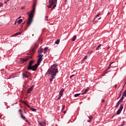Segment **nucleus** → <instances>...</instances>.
Returning a JSON list of instances; mask_svg holds the SVG:
<instances>
[{"label": "nucleus", "mask_w": 126, "mask_h": 126, "mask_svg": "<svg viewBox=\"0 0 126 126\" xmlns=\"http://www.w3.org/2000/svg\"><path fill=\"white\" fill-rule=\"evenodd\" d=\"M58 72H59V70H58V64L57 63L52 65L50 68L48 70L47 73L52 74L51 78L49 79L50 82L53 81V80L56 77Z\"/></svg>", "instance_id": "1"}, {"label": "nucleus", "mask_w": 126, "mask_h": 126, "mask_svg": "<svg viewBox=\"0 0 126 126\" xmlns=\"http://www.w3.org/2000/svg\"><path fill=\"white\" fill-rule=\"evenodd\" d=\"M36 2H34L32 6V10L31 12H27V15L29 16V20L27 23V27L28 26H30L31 25V23H32L33 21V18L34 17V14L33 12H35V10L36 9Z\"/></svg>", "instance_id": "2"}, {"label": "nucleus", "mask_w": 126, "mask_h": 126, "mask_svg": "<svg viewBox=\"0 0 126 126\" xmlns=\"http://www.w3.org/2000/svg\"><path fill=\"white\" fill-rule=\"evenodd\" d=\"M57 2L58 0H49V5L47 6V7H48V8H52V9H54L55 7H56Z\"/></svg>", "instance_id": "3"}, {"label": "nucleus", "mask_w": 126, "mask_h": 126, "mask_svg": "<svg viewBox=\"0 0 126 126\" xmlns=\"http://www.w3.org/2000/svg\"><path fill=\"white\" fill-rule=\"evenodd\" d=\"M38 65H40V64L37 63L35 64L34 65H32L31 66V67L27 68V69L28 70H31L32 69V71H35V70H37V68H38Z\"/></svg>", "instance_id": "4"}, {"label": "nucleus", "mask_w": 126, "mask_h": 126, "mask_svg": "<svg viewBox=\"0 0 126 126\" xmlns=\"http://www.w3.org/2000/svg\"><path fill=\"white\" fill-rule=\"evenodd\" d=\"M30 59H32V56L31 55L27 57L26 58H20V63H24L28 62Z\"/></svg>", "instance_id": "5"}, {"label": "nucleus", "mask_w": 126, "mask_h": 126, "mask_svg": "<svg viewBox=\"0 0 126 126\" xmlns=\"http://www.w3.org/2000/svg\"><path fill=\"white\" fill-rule=\"evenodd\" d=\"M43 57H44V55L42 54L38 55L37 56L38 60H37V63H38V64H40V63H41V62L43 61V59H42Z\"/></svg>", "instance_id": "6"}, {"label": "nucleus", "mask_w": 126, "mask_h": 126, "mask_svg": "<svg viewBox=\"0 0 126 126\" xmlns=\"http://www.w3.org/2000/svg\"><path fill=\"white\" fill-rule=\"evenodd\" d=\"M123 109H124V105L123 104H120V107L119 110H117L116 115H120L121 113H122V111H123Z\"/></svg>", "instance_id": "7"}, {"label": "nucleus", "mask_w": 126, "mask_h": 126, "mask_svg": "<svg viewBox=\"0 0 126 126\" xmlns=\"http://www.w3.org/2000/svg\"><path fill=\"white\" fill-rule=\"evenodd\" d=\"M43 51L44 50L43 49V48H42V46H41L37 51L38 55H42V53H43Z\"/></svg>", "instance_id": "8"}, {"label": "nucleus", "mask_w": 126, "mask_h": 126, "mask_svg": "<svg viewBox=\"0 0 126 126\" xmlns=\"http://www.w3.org/2000/svg\"><path fill=\"white\" fill-rule=\"evenodd\" d=\"M22 32H16V33L11 35V37H15V36H18V35H21Z\"/></svg>", "instance_id": "9"}, {"label": "nucleus", "mask_w": 126, "mask_h": 126, "mask_svg": "<svg viewBox=\"0 0 126 126\" xmlns=\"http://www.w3.org/2000/svg\"><path fill=\"white\" fill-rule=\"evenodd\" d=\"M34 63V61L31 60L28 65L27 68H29V67H31L32 64H33V63Z\"/></svg>", "instance_id": "10"}, {"label": "nucleus", "mask_w": 126, "mask_h": 126, "mask_svg": "<svg viewBox=\"0 0 126 126\" xmlns=\"http://www.w3.org/2000/svg\"><path fill=\"white\" fill-rule=\"evenodd\" d=\"M33 88H34L33 86L31 87L30 89H29L27 90V93L28 94H30L31 93V92H32V90H33Z\"/></svg>", "instance_id": "11"}, {"label": "nucleus", "mask_w": 126, "mask_h": 126, "mask_svg": "<svg viewBox=\"0 0 126 126\" xmlns=\"http://www.w3.org/2000/svg\"><path fill=\"white\" fill-rule=\"evenodd\" d=\"M22 76L23 77V78H28V77H29V75H27V74H25L24 73H22Z\"/></svg>", "instance_id": "12"}, {"label": "nucleus", "mask_w": 126, "mask_h": 126, "mask_svg": "<svg viewBox=\"0 0 126 126\" xmlns=\"http://www.w3.org/2000/svg\"><path fill=\"white\" fill-rule=\"evenodd\" d=\"M112 63H114V64H115V62L111 63L109 64V65L108 66L107 68L105 70V72L107 71V70H108V69H110V66H111L112 65Z\"/></svg>", "instance_id": "13"}, {"label": "nucleus", "mask_w": 126, "mask_h": 126, "mask_svg": "<svg viewBox=\"0 0 126 126\" xmlns=\"http://www.w3.org/2000/svg\"><path fill=\"white\" fill-rule=\"evenodd\" d=\"M63 92H64V89H62L59 93V95H61V96H62V95H63Z\"/></svg>", "instance_id": "14"}, {"label": "nucleus", "mask_w": 126, "mask_h": 126, "mask_svg": "<svg viewBox=\"0 0 126 126\" xmlns=\"http://www.w3.org/2000/svg\"><path fill=\"white\" fill-rule=\"evenodd\" d=\"M20 114L21 115V118L23 120H25L26 119V117H25V116H23V114H22V113H20Z\"/></svg>", "instance_id": "15"}, {"label": "nucleus", "mask_w": 126, "mask_h": 126, "mask_svg": "<svg viewBox=\"0 0 126 126\" xmlns=\"http://www.w3.org/2000/svg\"><path fill=\"white\" fill-rule=\"evenodd\" d=\"M89 88H87V89H86L83 93L82 94V95H84L85 93H87V92L89 91Z\"/></svg>", "instance_id": "16"}, {"label": "nucleus", "mask_w": 126, "mask_h": 126, "mask_svg": "<svg viewBox=\"0 0 126 126\" xmlns=\"http://www.w3.org/2000/svg\"><path fill=\"white\" fill-rule=\"evenodd\" d=\"M30 108V110H31V111H32V112H36L37 111V109H35V108H32L30 106V107H29Z\"/></svg>", "instance_id": "17"}, {"label": "nucleus", "mask_w": 126, "mask_h": 126, "mask_svg": "<svg viewBox=\"0 0 126 126\" xmlns=\"http://www.w3.org/2000/svg\"><path fill=\"white\" fill-rule=\"evenodd\" d=\"M121 101H120L119 100L117 102L116 105L115 106V108H117V107H119V106L120 105V104H121Z\"/></svg>", "instance_id": "18"}, {"label": "nucleus", "mask_w": 126, "mask_h": 126, "mask_svg": "<svg viewBox=\"0 0 126 126\" xmlns=\"http://www.w3.org/2000/svg\"><path fill=\"white\" fill-rule=\"evenodd\" d=\"M125 97H124V96L122 95V96L121 97V98H120V99L119 100L120 101V102H121V103H123V100L124 99Z\"/></svg>", "instance_id": "19"}, {"label": "nucleus", "mask_w": 126, "mask_h": 126, "mask_svg": "<svg viewBox=\"0 0 126 126\" xmlns=\"http://www.w3.org/2000/svg\"><path fill=\"white\" fill-rule=\"evenodd\" d=\"M23 103H24L25 104V105H26V106H27V107H28V108H30V106H29V105H28V104H27V102H26V101H23Z\"/></svg>", "instance_id": "20"}, {"label": "nucleus", "mask_w": 126, "mask_h": 126, "mask_svg": "<svg viewBox=\"0 0 126 126\" xmlns=\"http://www.w3.org/2000/svg\"><path fill=\"white\" fill-rule=\"evenodd\" d=\"M22 21H23L22 19H19V20L17 21L18 24H20L21 23H22Z\"/></svg>", "instance_id": "21"}, {"label": "nucleus", "mask_w": 126, "mask_h": 126, "mask_svg": "<svg viewBox=\"0 0 126 126\" xmlns=\"http://www.w3.org/2000/svg\"><path fill=\"white\" fill-rule=\"evenodd\" d=\"M55 44H57V45H59V44H60V39H57L55 41Z\"/></svg>", "instance_id": "22"}, {"label": "nucleus", "mask_w": 126, "mask_h": 126, "mask_svg": "<svg viewBox=\"0 0 126 126\" xmlns=\"http://www.w3.org/2000/svg\"><path fill=\"white\" fill-rule=\"evenodd\" d=\"M75 40H76V35H74L72 39V41H75Z\"/></svg>", "instance_id": "23"}, {"label": "nucleus", "mask_w": 126, "mask_h": 126, "mask_svg": "<svg viewBox=\"0 0 126 126\" xmlns=\"http://www.w3.org/2000/svg\"><path fill=\"white\" fill-rule=\"evenodd\" d=\"M37 47H38V45H37V43L35 42V43H34V47L33 48V50H35V48H37Z\"/></svg>", "instance_id": "24"}, {"label": "nucleus", "mask_w": 126, "mask_h": 126, "mask_svg": "<svg viewBox=\"0 0 126 126\" xmlns=\"http://www.w3.org/2000/svg\"><path fill=\"white\" fill-rule=\"evenodd\" d=\"M122 96H123L124 97H126V91H124V92L123 93Z\"/></svg>", "instance_id": "25"}, {"label": "nucleus", "mask_w": 126, "mask_h": 126, "mask_svg": "<svg viewBox=\"0 0 126 126\" xmlns=\"http://www.w3.org/2000/svg\"><path fill=\"white\" fill-rule=\"evenodd\" d=\"M125 124H126V122L123 121L122 122V124L120 125V126H125Z\"/></svg>", "instance_id": "26"}, {"label": "nucleus", "mask_w": 126, "mask_h": 126, "mask_svg": "<svg viewBox=\"0 0 126 126\" xmlns=\"http://www.w3.org/2000/svg\"><path fill=\"white\" fill-rule=\"evenodd\" d=\"M61 98H62V95L59 94V97L57 98V101H59V100H60L61 99Z\"/></svg>", "instance_id": "27"}, {"label": "nucleus", "mask_w": 126, "mask_h": 126, "mask_svg": "<svg viewBox=\"0 0 126 126\" xmlns=\"http://www.w3.org/2000/svg\"><path fill=\"white\" fill-rule=\"evenodd\" d=\"M123 92V89L120 91V94L119 95V98H120V97H121L122 96V93Z\"/></svg>", "instance_id": "28"}, {"label": "nucleus", "mask_w": 126, "mask_h": 126, "mask_svg": "<svg viewBox=\"0 0 126 126\" xmlns=\"http://www.w3.org/2000/svg\"><path fill=\"white\" fill-rule=\"evenodd\" d=\"M101 47V44H99L96 48V50L98 51L99 50V48H100Z\"/></svg>", "instance_id": "29"}, {"label": "nucleus", "mask_w": 126, "mask_h": 126, "mask_svg": "<svg viewBox=\"0 0 126 126\" xmlns=\"http://www.w3.org/2000/svg\"><path fill=\"white\" fill-rule=\"evenodd\" d=\"M115 63H112V64L111 65L112 67H116V62H115Z\"/></svg>", "instance_id": "30"}, {"label": "nucleus", "mask_w": 126, "mask_h": 126, "mask_svg": "<svg viewBox=\"0 0 126 126\" xmlns=\"http://www.w3.org/2000/svg\"><path fill=\"white\" fill-rule=\"evenodd\" d=\"M81 94H74V97H78Z\"/></svg>", "instance_id": "31"}, {"label": "nucleus", "mask_w": 126, "mask_h": 126, "mask_svg": "<svg viewBox=\"0 0 126 126\" xmlns=\"http://www.w3.org/2000/svg\"><path fill=\"white\" fill-rule=\"evenodd\" d=\"M85 60H87V56H85L83 59V61H85Z\"/></svg>", "instance_id": "32"}, {"label": "nucleus", "mask_w": 126, "mask_h": 126, "mask_svg": "<svg viewBox=\"0 0 126 126\" xmlns=\"http://www.w3.org/2000/svg\"><path fill=\"white\" fill-rule=\"evenodd\" d=\"M64 108H65V105H63V108L62 109V112H63V110H64Z\"/></svg>", "instance_id": "33"}, {"label": "nucleus", "mask_w": 126, "mask_h": 126, "mask_svg": "<svg viewBox=\"0 0 126 126\" xmlns=\"http://www.w3.org/2000/svg\"><path fill=\"white\" fill-rule=\"evenodd\" d=\"M49 49V47H46L44 48L43 51H47Z\"/></svg>", "instance_id": "34"}, {"label": "nucleus", "mask_w": 126, "mask_h": 126, "mask_svg": "<svg viewBox=\"0 0 126 126\" xmlns=\"http://www.w3.org/2000/svg\"><path fill=\"white\" fill-rule=\"evenodd\" d=\"M88 118L91 120H93V117L92 116H89Z\"/></svg>", "instance_id": "35"}, {"label": "nucleus", "mask_w": 126, "mask_h": 126, "mask_svg": "<svg viewBox=\"0 0 126 126\" xmlns=\"http://www.w3.org/2000/svg\"><path fill=\"white\" fill-rule=\"evenodd\" d=\"M12 78V76H10L9 77L7 78V79H11Z\"/></svg>", "instance_id": "36"}, {"label": "nucleus", "mask_w": 126, "mask_h": 126, "mask_svg": "<svg viewBox=\"0 0 126 126\" xmlns=\"http://www.w3.org/2000/svg\"><path fill=\"white\" fill-rule=\"evenodd\" d=\"M39 124L40 126H43V122H39Z\"/></svg>", "instance_id": "37"}, {"label": "nucleus", "mask_w": 126, "mask_h": 126, "mask_svg": "<svg viewBox=\"0 0 126 126\" xmlns=\"http://www.w3.org/2000/svg\"><path fill=\"white\" fill-rule=\"evenodd\" d=\"M73 76H74V74L71 75L70 76V78H71L73 77Z\"/></svg>", "instance_id": "38"}, {"label": "nucleus", "mask_w": 126, "mask_h": 126, "mask_svg": "<svg viewBox=\"0 0 126 126\" xmlns=\"http://www.w3.org/2000/svg\"><path fill=\"white\" fill-rule=\"evenodd\" d=\"M21 9H25V6H22Z\"/></svg>", "instance_id": "39"}, {"label": "nucleus", "mask_w": 126, "mask_h": 126, "mask_svg": "<svg viewBox=\"0 0 126 126\" xmlns=\"http://www.w3.org/2000/svg\"><path fill=\"white\" fill-rule=\"evenodd\" d=\"M99 15H100V14H98L96 16H95V18H97Z\"/></svg>", "instance_id": "40"}, {"label": "nucleus", "mask_w": 126, "mask_h": 126, "mask_svg": "<svg viewBox=\"0 0 126 126\" xmlns=\"http://www.w3.org/2000/svg\"><path fill=\"white\" fill-rule=\"evenodd\" d=\"M92 53V51H88V54H91Z\"/></svg>", "instance_id": "41"}, {"label": "nucleus", "mask_w": 126, "mask_h": 126, "mask_svg": "<svg viewBox=\"0 0 126 126\" xmlns=\"http://www.w3.org/2000/svg\"><path fill=\"white\" fill-rule=\"evenodd\" d=\"M101 102H102V103H104V102H105V100H104L103 99H102Z\"/></svg>", "instance_id": "42"}, {"label": "nucleus", "mask_w": 126, "mask_h": 126, "mask_svg": "<svg viewBox=\"0 0 126 126\" xmlns=\"http://www.w3.org/2000/svg\"><path fill=\"white\" fill-rule=\"evenodd\" d=\"M28 73V71H26L25 72V74H27Z\"/></svg>", "instance_id": "43"}, {"label": "nucleus", "mask_w": 126, "mask_h": 126, "mask_svg": "<svg viewBox=\"0 0 126 126\" xmlns=\"http://www.w3.org/2000/svg\"><path fill=\"white\" fill-rule=\"evenodd\" d=\"M2 7V3L0 2V7Z\"/></svg>", "instance_id": "44"}, {"label": "nucleus", "mask_w": 126, "mask_h": 126, "mask_svg": "<svg viewBox=\"0 0 126 126\" xmlns=\"http://www.w3.org/2000/svg\"><path fill=\"white\" fill-rule=\"evenodd\" d=\"M28 124L29 126H31V123L30 122H29L28 123Z\"/></svg>", "instance_id": "45"}, {"label": "nucleus", "mask_w": 126, "mask_h": 126, "mask_svg": "<svg viewBox=\"0 0 126 126\" xmlns=\"http://www.w3.org/2000/svg\"><path fill=\"white\" fill-rule=\"evenodd\" d=\"M19 112H20V113H22V110L21 109H19Z\"/></svg>", "instance_id": "46"}, {"label": "nucleus", "mask_w": 126, "mask_h": 126, "mask_svg": "<svg viewBox=\"0 0 126 126\" xmlns=\"http://www.w3.org/2000/svg\"><path fill=\"white\" fill-rule=\"evenodd\" d=\"M26 123H28L29 121L27 119H25Z\"/></svg>", "instance_id": "47"}, {"label": "nucleus", "mask_w": 126, "mask_h": 126, "mask_svg": "<svg viewBox=\"0 0 126 126\" xmlns=\"http://www.w3.org/2000/svg\"><path fill=\"white\" fill-rule=\"evenodd\" d=\"M88 123H91V120H90L88 121Z\"/></svg>", "instance_id": "48"}, {"label": "nucleus", "mask_w": 126, "mask_h": 126, "mask_svg": "<svg viewBox=\"0 0 126 126\" xmlns=\"http://www.w3.org/2000/svg\"><path fill=\"white\" fill-rule=\"evenodd\" d=\"M110 12H108V13H107V15H110Z\"/></svg>", "instance_id": "49"}, {"label": "nucleus", "mask_w": 126, "mask_h": 126, "mask_svg": "<svg viewBox=\"0 0 126 126\" xmlns=\"http://www.w3.org/2000/svg\"><path fill=\"white\" fill-rule=\"evenodd\" d=\"M20 18H21V16L19 17V18L17 19V20L20 19Z\"/></svg>", "instance_id": "50"}, {"label": "nucleus", "mask_w": 126, "mask_h": 126, "mask_svg": "<svg viewBox=\"0 0 126 126\" xmlns=\"http://www.w3.org/2000/svg\"><path fill=\"white\" fill-rule=\"evenodd\" d=\"M17 19L16 20V21L15 22V23L17 24Z\"/></svg>", "instance_id": "51"}, {"label": "nucleus", "mask_w": 126, "mask_h": 126, "mask_svg": "<svg viewBox=\"0 0 126 126\" xmlns=\"http://www.w3.org/2000/svg\"><path fill=\"white\" fill-rule=\"evenodd\" d=\"M115 116H116V114H115L114 115H113L112 117V118L113 119V118H114V117H115Z\"/></svg>", "instance_id": "52"}, {"label": "nucleus", "mask_w": 126, "mask_h": 126, "mask_svg": "<svg viewBox=\"0 0 126 126\" xmlns=\"http://www.w3.org/2000/svg\"><path fill=\"white\" fill-rule=\"evenodd\" d=\"M109 49H110V46H108V47H107V50H109Z\"/></svg>", "instance_id": "53"}, {"label": "nucleus", "mask_w": 126, "mask_h": 126, "mask_svg": "<svg viewBox=\"0 0 126 126\" xmlns=\"http://www.w3.org/2000/svg\"><path fill=\"white\" fill-rule=\"evenodd\" d=\"M126 82L125 83V84L123 86V88H124V87H125V86L126 85Z\"/></svg>", "instance_id": "54"}, {"label": "nucleus", "mask_w": 126, "mask_h": 126, "mask_svg": "<svg viewBox=\"0 0 126 126\" xmlns=\"http://www.w3.org/2000/svg\"><path fill=\"white\" fill-rule=\"evenodd\" d=\"M47 53V51H44V54H46Z\"/></svg>", "instance_id": "55"}, {"label": "nucleus", "mask_w": 126, "mask_h": 126, "mask_svg": "<svg viewBox=\"0 0 126 126\" xmlns=\"http://www.w3.org/2000/svg\"><path fill=\"white\" fill-rule=\"evenodd\" d=\"M63 113H64V114H65V113H66V111H63Z\"/></svg>", "instance_id": "56"}, {"label": "nucleus", "mask_w": 126, "mask_h": 126, "mask_svg": "<svg viewBox=\"0 0 126 126\" xmlns=\"http://www.w3.org/2000/svg\"><path fill=\"white\" fill-rule=\"evenodd\" d=\"M24 24H25V23H22V25H24Z\"/></svg>", "instance_id": "57"}, {"label": "nucleus", "mask_w": 126, "mask_h": 126, "mask_svg": "<svg viewBox=\"0 0 126 126\" xmlns=\"http://www.w3.org/2000/svg\"><path fill=\"white\" fill-rule=\"evenodd\" d=\"M100 19H101V18H98L97 20H100Z\"/></svg>", "instance_id": "58"}, {"label": "nucleus", "mask_w": 126, "mask_h": 126, "mask_svg": "<svg viewBox=\"0 0 126 126\" xmlns=\"http://www.w3.org/2000/svg\"><path fill=\"white\" fill-rule=\"evenodd\" d=\"M7 2V1H4V3H6Z\"/></svg>", "instance_id": "59"}, {"label": "nucleus", "mask_w": 126, "mask_h": 126, "mask_svg": "<svg viewBox=\"0 0 126 126\" xmlns=\"http://www.w3.org/2000/svg\"><path fill=\"white\" fill-rule=\"evenodd\" d=\"M48 18V17L47 16H45V18Z\"/></svg>", "instance_id": "60"}, {"label": "nucleus", "mask_w": 126, "mask_h": 126, "mask_svg": "<svg viewBox=\"0 0 126 126\" xmlns=\"http://www.w3.org/2000/svg\"><path fill=\"white\" fill-rule=\"evenodd\" d=\"M28 73H29V74H30V72H28Z\"/></svg>", "instance_id": "61"}, {"label": "nucleus", "mask_w": 126, "mask_h": 126, "mask_svg": "<svg viewBox=\"0 0 126 126\" xmlns=\"http://www.w3.org/2000/svg\"><path fill=\"white\" fill-rule=\"evenodd\" d=\"M14 25H16V23H14Z\"/></svg>", "instance_id": "62"}, {"label": "nucleus", "mask_w": 126, "mask_h": 126, "mask_svg": "<svg viewBox=\"0 0 126 126\" xmlns=\"http://www.w3.org/2000/svg\"><path fill=\"white\" fill-rule=\"evenodd\" d=\"M22 27H23V25L22 26L21 28H22Z\"/></svg>", "instance_id": "63"}, {"label": "nucleus", "mask_w": 126, "mask_h": 126, "mask_svg": "<svg viewBox=\"0 0 126 126\" xmlns=\"http://www.w3.org/2000/svg\"><path fill=\"white\" fill-rule=\"evenodd\" d=\"M1 116H0V119H1Z\"/></svg>", "instance_id": "64"}]
</instances>
